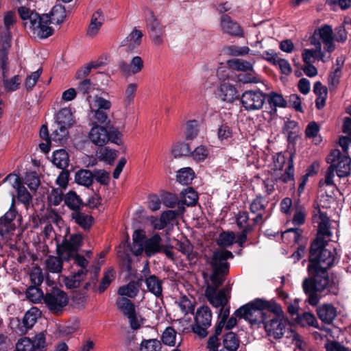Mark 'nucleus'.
<instances>
[{
    "instance_id": "f257e3e1",
    "label": "nucleus",
    "mask_w": 351,
    "mask_h": 351,
    "mask_svg": "<svg viewBox=\"0 0 351 351\" xmlns=\"http://www.w3.org/2000/svg\"><path fill=\"white\" fill-rule=\"evenodd\" d=\"M307 271L308 277L303 280L302 287L311 305L316 306L321 295L337 293L338 286L330 279L328 270L307 267Z\"/></svg>"
},
{
    "instance_id": "f03ea898",
    "label": "nucleus",
    "mask_w": 351,
    "mask_h": 351,
    "mask_svg": "<svg viewBox=\"0 0 351 351\" xmlns=\"http://www.w3.org/2000/svg\"><path fill=\"white\" fill-rule=\"evenodd\" d=\"M282 312L280 306L276 302L256 298L239 308L234 315L237 317L243 318L252 326L259 327L263 326L271 313L280 315Z\"/></svg>"
},
{
    "instance_id": "7ed1b4c3",
    "label": "nucleus",
    "mask_w": 351,
    "mask_h": 351,
    "mask_svg": "<svg viewBox=\"0 0 351 351\" xmlns=\"http://www.w3.org/2000/svg\"><path fill=\"white\" fill-rule=\"evenodd\" d=\"M327 245L318 241L311 243L307 267L328 270L339 262V256L335 248L326 247Z\"/></svg>"
},
{
    "instance_id": "20e7f679",
    "label": "nucleus",
    "mask_w": 351,
    "mask_h": 351,
    "mask_svg": "<svg viewBox=\"0 0 351 351\" xmlns=\"http://www.w3.org/2000/svg\"><path fill=\"white\" fill-rule=\"evenodd\" d=\"M43 302L49 311L53 314L60 313L69 302L67 295L58 288L53 287L47 293Z\"/></svg>"
},
{
    "instance_id": "39448f33",
    "label": "nucleus",
    "mask_w": 351,
    "mask_h": 351,
    "mask_svg": "<svg viewBox=\"0 0 351 351\" xmlns=\"http://www.w3.org/2000/svg\"><path fill=\"white\" fill-rule=\"evenodd\" d=\"M212 313L207 306H201L197 308L192 326L193 332L200 338L206 337L208 332V328L211 326Z\"/></svg>"
},
{
    "instance_id": "423d86ee",
    "label": "nucleus",
    "mask_w": 351,
    "mask_h": 351,
    "mask_svg": "<svg viewBox=\"0 0 351 351\" xmlns=\"http://www.w3.org/2000/svg\"><path fill=\"white\" fill-rule=\"evenodd\" d=\"M83 243V237L81 234H72L68 238L65 237L61 244L57 245L58 254L64 261H69L71 257L78 252Z\"/></svg>"
},
{
    "instance_id": "0eeeda50",
    "label": "nucleus",
    "mask_w": 351,
    "mask_h": 351,
    "mask_svg": "<svg viewBox=\"0 0 351 351\" xmlns=\"http://www.w3.org/2000/svg\"><path fill=\"white\" fill-rule=\"evenodd\" d=\"M327 162L335 166V171L339 178H345L351 173V158L343 154L339 149H335L328 156Z\"/></svg>"
},
{
    "instance_id": "6e6552de",
    "label": "nucleus",
    "mask_w": 351,
    "mask_h": 351,
    "mask_svg": "<svg viewBox=\"0 0 351 351\" xmlns=\"http://www.w3.org/2000/svg\"><path fill=\"white\" fill-rule=\"evenodd\" d=\"M31 25L29 29L33 34L40 38H47L51 36L53 29L49 26L51 21L48 14L40 15H33L32 16Z\"/></svg>"
},
{
    "instance_id": "1a4fd4ad",
    "label": "nucleus",
    "mask_w": 351,
    "mask_h": 351,
    "mask_svg": "<svg viewBox=\"0 0 351 351\" xmlns=\"http://www.w3.org/2000/svg\"><path fill=\"white\" fill-rule=\"evenodd\" d=\"M265 101V95L260 90H245L241 97L242 106L247 111L261 109Z\"/></svg>"
},
{
    "instance_id": "9d476101",
    "label": "nucleus",
    "mask_w": 351,
    "mask_h": 351,
    "mask_svg": "<svg viewBox=\"0 0 351 351\" xmlns=\"http://www.w3.org/2000/svg\"><path fill=\"white\" fill-rule=\"evenodd\" d=\"M45 346V336L40 332L32 339L26 337L21 338L16 344V349L19 351H42Z\"/></svg>"
},
{
    "instance_id": "9b49d317",
    "label": "nucleus",
    "mask_w": 351,
    "mask_h": 351,
    "mask_svg": "<svg viewBox=\"0 0 351 351\" xmlns=\"http://www.w3.org/2000/svg\"><path fill=\"white\" fill-rule=\"evenodd\" d=\"M7 53L5 50H0V93L2 90V82L5 90L8 91L16 90L20 84L21 80L18 75H15L10 80H5V73L6 68Z\"/></svg>"
},
{
    "instance_id": "f8f14e48",
    "label": "nucleus",
    "mask_w": 351,
    "mask_h": 351,
    "mask_svg": "<svg viewBox=\"0 0 351 351\" xmlns=\"http://www.w3.org/2000/svg\"><path fill=\"white\" fill-rule=\"evenodd\" d=\"M146 23L154 44L158 46L162 45L164 42V26L160 21L151 12L150 16L146 20Z\"/></svg>"
},
{
    "instance_id": "ddd939ff",
    "label": "nucleus",
    "mask_w": 351,
    "mask_h": 351,
    "mask_svg": "<svg viewBox=\"0 0 351 351\" xmlns=\"http://www.w3.org/2000/svg\"><path fill=\"white\" fill-rule=\"evenodd\" d=\"M234 256L230 251L221 250L215 251L210 261L213 270H220L228 272L230 264L227 260L233 258Z\"/></svg>"
},
{
    "instance_id": "4468645a",
    "label": "nucleus",
    "mask_w": 351,
    "mask_h": 351,
    "mask_svg": "<svg viewBox=\"0 0 351 351\" xmlns=\"http://www.w3.org/2000/svg\"><path fill=\"white\" fill-rule=\"evenodd\" d=\"M16 21L14 12H8L3 19L5 29L3 32L0 30V50H6L10 47L11 34L10 28L14 25Z\"/></svg>"
},
{
    "instance_id": "2eb2a0df",
    "label": "nucleus",
    "mask_w": 351,
    "mask_h": 351,
    "mask_svg": "<svg viewBox=\"0 0 351 351\" xmlns=\"http://www.w3.org/2000/svg\"><path fill=\"white\" fill-rule=\"evenodd\" d=\"M278 316L274 315V317L269 322L266 321L263 326L267 335L274 339H280L286 331L285 321Z\"/></svg>"
},
{
    "instance_id": "dca6fc26",
    "label": "nucleus",
    "mask_w": 351,
    "mask_h": 351,
    "mask_svg": "<svg viewBox=\"0 0 351 351\" xmlns=\"http://www.w3.org/2000/svg\"><path fill=\"white\" fill-rule=\"evenodd\" d=\"M220 27L223 33L234 37H243L244 32L241 27L231 17L223 14L220 19Z\"/></svg>"
},
{
    "instance_id": "f3484780",
    "label": "nucleus",
    "mask_w": 351,
    "mask_h": 351,
    "mask_svg": "<svg viewBox=\"0 0 351 351\" xmlns=\"http://www.w3.org/2000/svg\"><path fill=\"white\" fill-rule=\"evenodd\" d=\"M268 200L263 198L261 194L256 195L250 205V212L256 216L253 219L254 224L261 223L266 214V208L268 205Z\"/></svg>"
},
{
    "instance_id": "a211bd4d",
    "label": "nucleus",
    "mask_w": 351,
    "mask_h": 351,
    "mask_svg": "<svg viewBox=\"0 0 351 351\" xmlns=\"http://www.w3.org/2000/svg\"><path fill=\"white\" fill-rule=\"evenodd\" d=\"M319 222L318 231L315 239L313 241H318L319 243H328V241L332 235L330 230L329 219L326 214L318 210Z\"/></svg>"
},
{
    "instance_id": "6ab92c4d",
    "label": "nucleus",
    "mask_w": 351,
    "mask_h": 351,
    "mask_svg": "<svg viewBox=\"0 0 351 351\" xmlns=\"http://www.w3.org/2000/svg\"><path fill=\"white\" fill-rule=\"evenodd\" d=\"M205 295L210 304L215 307L226 306L228 299L226 296L225 289L217 292L216 287L208 285L205 290Z\"/></svg>"
},
{
    "instance_id": "aec40b11",
    "label": "nucleus",
    "mask_w": 351,
    "mask_h": 351,
    "mask_svg": "<svg viewBox=\"0 0 351 351\" xmlns=\"http://www.w3.org/2000/svg\"><path fill=\"white\" fill-rule=\"evenodd\" d=\"M315 35L322 40L324 45V49L328 52H332L335 49L334 37L332 36V29L330 25H324L315 32Z\"/></svg>"
},
{
    "instance_id": "412c9836",
    "label": "nucleus",
    "mask_w": 351,
    "mask_h": 351,
    "mask_svg": "<svg viewBox=\"0 0 351 351\" xmlns=\"http://www.w3.org/2000/svg\"><path fill=\"white\" fill-rule=\"evenodd\" d=\"M88 137L90 141L97 146H103L110 141V133L106 128L96 125L91 128Z\"/></svg>"
},
{
    "instance_id": "4be33fe9",
    "label": "nucleus",
    "mask_w": 351,
    "mask_h": 351,
    "mask_svg": "<svg viewBox=\"0 0 351 351\" xmlns=\"http://www.w3.org/2000/svg\"><path fill=\"white\" fill-rule=\"evenodd\" d=\"M143 33L141 30L134 28L130 34L121 43V46L125 47L128 52H134L140 46Z\"/></svg>"
},
{
    "instance_id": "5701e85b",
    "label": "nucleus",
    "mask_w": 351,
    "mask_h": 351,
    "mask_svg": "<svg viewBox=\"0 0 351 351\" xmlns=\"http://www.w3.org/2000/svg\"><path fill=\"white\" fill-rule=\"evenodd\" d=\"M119 69L127 75H132L140 73L144 67V62L140 56H134L130 63L124 61L119 62Z\"/></svg>"
},
{
    "instance_id": "b1692460",
    "label": "nucleus",
    "mask_w": 351,
    "mask_h": 351,
    "mask_svg": "<svg viewBox=\"0 0 351 351\" xmlns=\"http://www.w3.org/2000/svg\"><path fill=\"white\" fill-rule=\"evenodd\" d=\"M162 238L158 234H155L150 238L144 241L142 246L143 252H145L147 256L151 257L154 254L162 250L161 244Z\"/></svg>"
},
{
    "instance_id": "393cba45",
    "label": "nucleus",
    "mask_w": 351,
    "mask_h": 351,
    "mask_svg": "<svg viewBox=\"0 0 351 351\" xmlns=\"http://www.w3.org/2000/svg\"><path fill=\"white\" fill-rule=\"evenodd\" d=\"M217 95L220 99L228 103H232L239 98L237 88L228 82H223L219 86Z\"/></svg>"
},
{
    "instance_id": "a878e982",
    "label": "nucleus",
    "mask_w": 351,
    "mask_h": 351,
    "mask_svg": "<svg viewBox=\"0 0 351 351\" xmlns=\"http://www.w3.org/2000/svg\"><path fill=\"white\" fill-rule=\"evenodd\" d=\"M13 206L14 203H12L10 210L3 217H0V235L2 237L6 235L15 228L13 221L16 217V212L13 208Z\"/></svg>"
},
{
    "instance_id": "bb28decb",
    "label": "nucleus",
    "mask_w": 351,
    "mask_h": 351,
    "mask_svg": "<svg viewBox=\"0 0 351 351\" xmlns=\"http://www.w3.org/2000/svg\"><path fill=\"white\" fill-rule=\"evenodd\" d=\"M319 318L322 322L330 324L337 316L336 308L330 304H324L317 309Z\"/></svg>"
},
{
    "instance_id": "cd10ccee",
    "label": "nucleus",
    "mask_w": 351,
    "mask_h": 351,
    "mask_svg": "<svg viewBox=\"0 0 351 351\" xmlns=\"http://www.w3.org/2000/svg\"><path fill=\"white\" fill-rule=\"evenodd\" d=\"M55 123L58 126H65L66 128H71L75 123V120L71 109L64 108L60 110L56 114Z\"/></svg>"
},
{
    "instance_id": "c85d7f7f",
    "label": "nucleus",
    "mask_w": 351,
    "mask_h": 351,
    "mask_svg": "<svg viewBox=\"0 0 351 351\" xmlns=\"http://www.w3.org/2000/svg\"><path fill=\"white\" fill-rule=\"evenodd\" d=\"M147 239L145 233L143 230H136L132 234V243L130 245V252L135 256H139L143 254L142 246L144 241Z\"/></svg>"
},
{
    "instance_id": "c756f323",
    "label": "nucleus",
    "mask_w": 351,
    "mask_h": 351,
    "mask_svg": "<svg viewBox=\"0 0 351 351\" xmlns=\"http://www.w3.org/2000/svg\"><path fill=\"white\" fill-rule=\"evenodd\" d=\"M177 249L183 255H184L190 263H195L197 260V252L193 251V246L191 242L185 239L178 241L177 243Z\"/></svg>"
},
{
    "instance_id": "7c9ffc66",
    "label": "nucleus",
    "mask_w": 351,
    "mask_h": 351,
    "mask_svg": "<svg viewBox=\"0 0 351 351\" xmlns=\"http://www.w3.org/2000/svg\"><path fill=\"white\" fill-rule=\"evenodd\" d=\"M267 102L271 108L269 111L271 115L276 114L277 108H285L287 105V102L283 96L275 92H271L268 95Z\"/></svg>"
},
{
    "instance_id": "2f4dec72",
    "label": "nucleus",
    "mask_w": 351,
    "mask_h": 351,
    "mask_svg": "<svg viewBox=\"0 0 351 351\" xmlns=\"http://www.w3.org/2000/svg\"><path fill=\"white\" fill-rule=\"evenodd\" d=\"M104 21V16L101 10L95 12L92 16L90 25L87 30V34L90 36H95Z\"/></svg>"
},
{
    "instance_id": "473e14b6",
    "label": "nucleus",
    "mask_w": 351,
    "mask_h": 351,
    "mask_svg": "<svg viewBox=\"0 0 351 351\" xmlns=\"http://www.w3.org/2000/svg\"><path fill=\"white\" fill-rule=\"evenodd\" d=\"M145 285L148 291L156 297L162 295V281L154 275H151L145 279Z\"/></svg>"
},
{
    "instance_id": "72a5a7b5",
    "label": "nucleus",
    "mask_w": 351,
    "mask_h": 351,
    "mask_svg": "<svg viewBox=\"0 0 351 351\" xmlns=\"http://www.w3.org/2000/svg\"><path fill=\"white\" fill-rule=\"evenodd\" d=\"M140 284L136 281H131L125 285L120 287L118 289V294L124 298H135L138 293Z\"/></svg>"
},
{
    "instance_id": "f704fd0d",
    "label": "nucleus",
    "mask_w": 351,
    "mask_h": 351,
    "mask_svg": "<svg viewBox=\"0 0 351 351\" xmlns=\"http://www.w3.org/2000/svg\"><path fill=\"white\" fill-rule=\"evenodd\" d=\"M68 153L63 149H60L53 152L52 162L58 168L64 169L69 165Z\"/></svg>"
},
{
    "instance_id": "c9c22d12",
    "label": "nucleus",
    "mask_w": 351,
    "mask_h": 351,
    "mask_svg": "<svg viewBox=\"0 0 351 351\" xmlns=\"http://www.w3.org/2000/svg\"><path fill=\"white\" fill-rule=\"evenodd\" d=\"M94 180V175L87 169H81L76 172L75 180L78 184L88 187L92 185Z\"/></svg>"
},
{
    "instance_id": "e433bc0d",
    "label": "nucleus",
    "mask_w": 351,
    "mask_h": 351,
    "mask_svg": "<svg viewBox=\"0 0 351 351\" xmlns=\"http://www.w3.org/2000/svg\"><path fill=\"white\" fill-rule=\"evenodd\" d=\"M71 216L75 223L82 228L86 230L91 226L93 217L90 215L80 210H75L71 213Z\"/></svg>"
},
{
    "instance_id": "4c0bfd02",
    "label": "nucleus",
    "mask_w": 351,
    "mask_h": 351,
    "mask_svg": "<svg viewBox=\"0 0 351 351\" xmlns=\"http://www.w3.org/2000/svg\"><path fill=\"white\" fill-rule=\"evenodd\" d=\"M116 304L118 309L125 317L128 316L136 311L134 304L127 298H119L117 300Z\"/></svg>"
},
{
    "instance_id": "58836bf2",
    "label": "nucleus",
    "mask_w": 351,
    "mask_h": 351,
    "mask_svg": "<svg viewBox=\"0 0 351 351\" xmlns=\"http://www.w3.org/2000/svg\"><path fill=\"white\" fill-rule=\"evenodd\" d=\"M48 15L51 23L60 25L64 21L66 16L65 8L61 5H56Z\"/></svg>"
},
{
    "instance_id": "ea45409f",
    "label": "nucleus",
    "mask_w": 351,
    "mask_h": 351,
    "mask_svg": "<svg viewBox=\"0 0 351 351\" xmlns=\"http://www.w3.org/2000/svg\"><path fill=\"white\" fill-rule=\"evenodd\" d=\"M65 204L71 210L75 212L79 210L80 207L82 206L83 202L80 197L77 195L75 191H69L64 197Z\"/></svg>"
},
{
    "instance_id": "a19ab883",
    "label": "nucleus",
    "mask_w": 351,
    "mask_h": 351,
    "mask_svg": "<svg viewBox=\"0 0 351 351\" xmlns=\"http://www.w3.org/2000/svg\"><path fill=\"white\" fill-rule=\"evenodd\" d=\"M136 90L137 84L136 83H130L125 86L123 97V104L125 108L133 104Z\"/></svg>"
},
{
    "instance_id": "79ce46f5",
    "label": "nucleus",
    "mask_w": 351,
    "mask_h": 351,
    "mask_svg": "<svg viewBox=\"0 0 351 351\" xmlns=\"http://www.w3.org/2000/svg\"><path fill=\"white\" fill-rule=\"evenodd\" d=\"M62 260L60 256H50L45 261V266L51 273H60L62 269Z\"/></svg>"
},
{
    "instance_id": "37998d69",
    "label": "nucleus",
    "mask_w": 351,
    "mask_h": 351,
    "mask_svg": "<svg viewBox=\"0 0 351 351\" xmlns=\"http://www.w3.org/2000/svg\"><path fill=\"white\" fill-rule=\"evenodd\" d=\"M239 339L233 332L226 333L223 339V347L229 351H236L239 346Z\"/></svg>"
},
{
    "instance_id": "c03bdc74",
    "label": "nucleus",
    "mask_w": 351,
    "mask_h": 351,
    "mask_svg": "<svg viewBox=\"0 0 351 351\" xmlns=\"http://www.w3.org/2000/svg\"><path fill=\"white\" fill-rule=\"evenodd\" d=\"M86 276V275H84V272L83 271H77L64 278V285L68 289L79 287L81 282L84 280Z\"/></svg>"
},
{
    "instance_id": "a18cd8bd",
    "label": "nucleus",
    "mask_w": 351,
    "mask_h": 351,
    "mask_svg": "<svg viewBox=\"0 0 351 351\" xmlns=\"http://www.w3.org/2000/svg\"><path fill=\"white\" fill-rule=\"evenodd\" d=\"M69 137V128H66L65 126H58L53 130L50 135V139L52 141L58 143H64Z\"/></svg>"
},
{
    "instance_id": "49530a36",
    "label": "nucleus",
    "mask_w": 351,
    "mask_h": 351,
    "mask_svg": "<svg viewBox=\"0 0 351 351\" xmlns=\"http://www.w3.org/2000/svg\"><path fill=\"white\" fill-rule=\"evenodd\" d=\"M40 315V311L36 307L31 308L27 311L23 319V323L27 328H31L37 322Z\"/></svg>"
},
{
    "instance_id": "de8ad7c7",
    "label": "nucleus",
    "mask_w": 351,
    "mask_h": 351,
    "mask_svg": "<svg viewBox=\"0 0 351 351\" xmlns=\"http://www.w3.org/2000/svg\"><path fill=\"white\" fill-rule=\"evenodd\" d=\"M229 315V308H225V306H221L219 308L218 317L219 320L216 323L215 326L214 334L221 335L222 329L224 327L225 323L227 319L228 318Z\"/></svg>"
},
{
    "instance_id": "09e8293b",
    "label": "nucleus",
    "mask_w": 351,
    "mask_h": 351,
    "mask_svg": "<svg viewBox=\"0 0 351 351\" xmlns=\"http://www.w3.org/2000/svg\"><path fill=\"white\" fill-rule=\"evenodd\" d=\"M199 122L197 120H189L186 123L185 137L186 140L195 139L199 133Z\"/></svg>"
},
{
    "instance_id": "8fccbe9b",
    "label": "nucleus",
    "mask_w": 351,
    "mask_h": 351,
    "mask_svg": "<svg viewBox=\"0 0 351 351\" xmlns=\"http://www.w3.org/2000/svg\"><path fill=\"white\" fill-rule=\"evenodd\" d=\"M182 203L187 206H193L197 201V193L191 187H188L181 193Z\"/></svg>"
},
{
    "instance_id": "3c124183",
    "label": "nucleus",
    "mask_w": 351,
    "mask_h": 351,
    "mask_svg": "<svg viewBox=\"0 0 351 351\" xmlns=\"http://www.w3.org/2000/svg\"><path fill=\"white\" fill-rule=\"evenodd\" d=\"M194 178V173L191 168L185 167L178 171L176 174L177 181L183 184H189Z\"/></svg>"
},
{
    "instance_id": "603ef678",
    "label": "nucleus",
    "mask_w": 351,
    "mask_h": 351,
    "mask_svg": "<svg viewBox=\"0 0 351 351\" xmlns=\"http://www.w3.org/2000/svg\"><path fill=\"white\" fill-rule=\"evenodd\" d=\"M229 66L239 71H252L253 64L242 59H234L228 62Z\"/></svg>"
},
{
    "instance_id": "864d4df0",
    "label": "nucleus",
    "mask_w": 351,
    "mask_h": 351,
    "mask_svg": "<svg viewBox=\"0 0 351 351\" xmlns=\"http://www.w3.org/2000/svg\"><path fill=\"white\" fill-rule=\"evenodd\" d=\"M176 304L184 315L189 313H193L194 311L195 306L193 302L186 295L182 296L179 300L176 302Z\"/></svg>"
},
{
    "instance_id": "5fc2aeb1",
    "label": "nucleus",
    "mask_w": 351,
    "mask_h": 351,
    "mask_svg": "<svg viewBox=\"0 0 351 351\" xmlns=\"http://www.w3.org/2000/svg\"><path fill=\"white\" fill-rule=\"evenodd\" d=\"M297 320L302 326H310L317 327V321L315 315L308 312H304L302 314H298Z\"/></svg>"
},
{
    "instance_id": "6e6d98bb",
    "label": "nucleus",
    "mask_w": 351,
    "mask_h": 351,
    "mask_svg": "<svg viewBox=\"0 0 351 351\" xmlns=\"http://www.w3.org/2000/svg\"><path fill=\"white\" fill-rule=\"evenodd\" d=\"M219 335H220L213 334L209 337L206 343V348L208 351H229L224 347L219 349L221 346V341L219 338Z\"/></svg>"
},
{
    "instance_id": "4d7b16f0",
    "label": "nucleus",
    "mask_w": 351,
    "mask_h": 351,
    "mask_svg": "<svg viewBox=\"0 0 351 351\" xmlns=\"http://www.w3.org/2000/svg\"><path fill=\"white\" fill-rule=\"evenodd\" d=\"M26 295L27 298L35 304L40 302L45 297L43 291L36 287H29Z\"/></svg>"
},
{
    "instance_id": "13d9d810",
    "label": "nucleus",
    "mask_w": 351,
    "mask_h": 351,
    "mask_svg": "<svg viewBox=\"0 0 351 351\" xmlns=\"http://www.w3.org/2000/svg\"><path fill=\"white\" fill-rule=\"evenodd\" d=\"M176 331L172 327H167L162 335V341L165 345L174 346L176 344Z\"/></svg>"
},
{
    "instance_id": "bf43d9fd",
    "label": "nucleus",
    "mask_w": 351,
    "mask_h": 351,
    "mask_svg": "<svg viewBox=\"0 0 351 351\" xmlns=\"http://www.w3.org/2000/svg\"><path fill=\"white\" fill-rule=\"evenodd\" d=\"M161 348L160 341L155 339L144 340L141 344V351H160Z\"/></svg>"
},
{
    "instance_id": "052dcab7",
    "label": "nucleus",
    "mask_w": 351,
    "mask_h": 351,
    "mask_svg": "<svg viewBox=\"0 0 351 351\" xmlns=\"http://www.w3.org/2000/svg\"><path fill=\"white\" fill-rule=\"evenodd\" d=\"M235 241V235L233 232H223L220 234L217 240V244L223 247L231 246Z\"/></svg>"
},
{
    "instance_id": "680f3d73",
    "label": "nucleus",
    "mask_w": 351,
    "mask_h": 351,
    "mask_svg": "<svg viewBox=\"0 0 351 351\" xmlns=\"http://www.w3.org/2000/svg\"><path fill=\"white\" fill-rule=\"evenodd\" d=\"M293 156L291 155L288 159V167H287L284 174L281 176L280 179L285 183L294 180V165Z\"/></svg>"
},
{
    "instance_id": "e2e57ef3",
    "label": "nucleus",
    "mask_w": 351,
    "mask_h": 351,
    "mask_svg": "<svg viewBox=\"0 0 351 351\" xmlns=\"http://www.w3.org/2000/svg\"><path fill=\"white\" fill-rule=\"evenodd\" d=\"M232 131L227 124H222L218 128L217 136L221 142H228L232 138Z\"/></svg>"
},
{
    "instance_id": "0e129e2a",
    "label": "nucleus",
    "mask_w": 351,
    "mask_h": 351,
    "mask_svg": "<svg viewBox=\"0 0 351 351\" xmlns=\"http://www.w3.org/2000/svg\"><path fill=\"white\" fill-rule=\"evenodd\" d=\"M117 156V152L106 147L99 152V158L101 160L111 164Z\"/></svg>"
},
{
    "instance_id": "69168bd1",
    "label": "nucleus",
    "mask_w": 351,
    "mask_h": 351,
    "mask_svg": "<svg viewBox=\"0 0 351 351\" xmlns=\"http://www.w3.org/2000/svg\"><path fill=\"white\" fill-rule=\"evenodd\" d=\"M172 154L176 158L180 156H188L191 154L190 146L186 143L176 144L172 149Z\"/></svg>"
},
{
    "instance_id": "338daca9",
    "label": "nucleus",
    "mask_w": 351,
    "mask_h": 351,
    "mask_svg": "<svg viewBox=\"0 0 351 351\" xmlns=\"http://www.w3.org/2000/svg\"><path fill=\"white\" fill-rule=\"evenodd\" d=\"M229 55L232 56H243L250 53V49L247 46L230 45L226 49Z\"/></svg>"
},
{
    "instance_id": "774afa93",
    "label": "nucleus",
    "mask_w": 351,
    "mask_h": 351,
    "mask_svg": "<svg viewBox=\"0 0 351 351\" xmlns=\"http://www.w3.org/2000/svg\"><path fill=\"white\" fill-rule=\"evenodd\" d=\"M63 193L60 189H53L48 195V201L51 205L58 206L63 200Z\"/></svg>"
}]
</instances>
